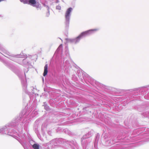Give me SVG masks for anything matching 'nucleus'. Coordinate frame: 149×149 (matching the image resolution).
Instances as JSON below:
<instances>
[{"label": "nucleus", "mask_w": 149, "mask_h": 149, "mask_svg": "<svg viewBox=\"0 0 149 149\" xmlns=\"http://www.w3.org/2000/svg\"><path fill=\"white\" fill-rule=\"evenodd\" d=\"M77 73L78 74V76L79 77L81 76V74L82 73V71L80 68H77Z\"/></svg>", "instance_id": "423d86ee"}, {"label": "nucleus", "mask_w": 149, "mask_h": 149, "mask_svg": "<svg viewBox=\"0 0 149 149\" xmlns=\"http://www.w3.org/2000/svg\"><path fill=\"white\" fill-rule=\"evenodd\" d=\"M98 29H90L82 33L79 35V37H80L81 38L85 37L89 35L94 32L97 31Z\"/></svg>", "instance_id": "f257e3e1"}, {"label": "nucleus", "mask_w": 149, "mask_h": 149, "mask_svg": "<svg viewBox=\"0 0 149 149\" xmlns=\"http://www.w3.org/2000/svg\"><path fill=\"white\" fill-rule=\"evenodd\" d=\"M59 7V8H59V9H60V8H61V7H60V6H59V7Z\"/></svg>", "instance_id": "1a4fd4ad"}, {"label": "nucleus", "mask_w": 149, "mask_h": 149, "mask_svg": "<svg viewBox=\"0 0 149 149\" xmlns=\"http://www.w3.org/2000/svg\"><path fill=\"white\" fill-rule=\"evenodd\" d=\"M81 39L80 37H79V36L75 39V43L79 42L80 40Z\"/></svg>", "instance_id": "0eeeda50"}, {"label": "nucleus", "mask_w": 149, "mask_h": 149, "mask_svg": "<svg viewBox=\"0 0 149 149\" xmlns=\"http://www.w3.org/2000/svg\"><path fill=\"white\" fill-rule=\"evenodd\" d=\"M98 29H90L82 33L79 35V37H80L81 38L85 37L89 35L94 32L97 31Z\"/></svg>", "instance_id": "f03ea898"}, {"label": "nucleus", "mask_w": 149, "mask_h": 149, "mask_svg": "<svg viewBox=\"0 0 149 149\" xmlns=\"http://www.w3.org/2000/svg\"><path fill=\"white\" fill-rule=\"evenodd\" d=\"M48 72V65L46 64L45 65L44 68V72L43 74L44 76H46Z\"/></svg>", "instance_id": "39448f33"}, {"label": "nucleus", "mask_w": 149, "mask_h": 149, "mask_svg": "<svg viewBox=\"0 0 149 149\" xmlns=\"http://www.w3.org/2000/svg\"><path fill=\"white\" fill-rule=\"evenodd\" d=\"M33 147L34 149H38L39 148V146L36 144H34L33 145Z\"/></svg>", "instance_id": "6e6552de"}, {"label": "nucleus", "mask_w": 149, "mask_h": 149, "mask_svg": "<svg viewBox=\"0 0 149 149\" xmlns=\"http://www.w3.org/2000/svg\"><path fill=\"white\" fill-rule=\"evenodd\" d=\"M72 8H68L65 14V18L66 20L68 21L69 20L70 13L72 10Z\"/></svg>", "instance_id": "20e7f679"}, {"label": "nucleus", "mask_w": 149, "mask_h": 149, "mask_svg": "<svg viewBox=\"0 0 149 149\" xmlns=\"http://www.w3.org/2000/svg\"><path fill=\"white\" fill-rule=\"evenodd\" d=\"M23 3L24 4H27L34 6L36 2V0H24Z\"/></svg>", "instance_id": "7ed1b4c3"}]
</instances>
